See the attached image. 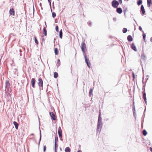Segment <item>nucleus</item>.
I'll return each mask as SVG.
<instances>
[{"instance_id": "obj_8", "label": "nucleus", "mask_w": 152, "mask_h": 152, "mask_svg": "<svg viewBox=\"0 0 152 152\" xmlns=\"http://www.w3.org/2000/svg\"><path fill=\"white\" fill-rule=\"evenodd\" d=\"M84 57H85L86 62L87 63L88 66L89 68H90L91 64L89 62H88L89 60H88V59H87L86 56H85Z\"/></svg>"}, {"instance_id": "obj_45", "label": "nucleus", "mask_w": 152, "mask_h": 152, "mask_svg": "<svg viewBox=\"0 0 152 152\" xmlns=\"http://www.w3.org/2000/svg\"><path fill=\"white\" fill-rule=\"evenodd\" d=\"M43 40H44V39H42Z\"/></svg>"}, {"instance_id": "obj_23", "label": "nucleus", "mask_w": 152, "mask_h": 152, "mask_svg": "<svg viewBox=\"0 0 152 152\" xmlns=\"http://www.w3.org/2000/svg\"><path fill=\"white\" fill-rule=\"evenodd\" d=\"M56 65L58 66H59L60 65V61L59 59H58L57 61Z\"/></svg>"}, {"instance_id": "obj_7", "label": "nucleus", "mask_w": 152, "mask_h": 152, "mask_svg": "<svg viewBox=\"0 0 152 152\" xmlns=\"http://www.w3.org/2000/svg\"><path fill=\"white\" fill-rule=\"evenodd\" d=\"M31 83L32 87L34 88H35L34 85L35 83V80L34 78H33L31 80Z\"/></svg>"}, {"instance_id": "obj_5", "label": "nucleus", "mask_w": 152, "mask_h": 152, "mask_svg": "<svg viewBox=\"0 0 152 152\" xmlns=\"http://www.w3.org/2000/svg\"><path fill=\"white\" fill-rule=\"evenodd\" d=\"M38 84L40 87H43V81L40 78L38 79Z\"/></svg>"}, {"instance_id": "obj_38", "label": "nucleus", "mask_w": 152, "mask_h": 152, "mask_svg": "<svg viewBox=\"0 0 152 152\" xmlns=\"http://www.w3.org/2000/svg\"><path fill=\"white\" fill-rule=\"evenodd\" d=\"M88 23L90 26H91V23L90 22H88Z\"/></svg>"}, {"instance_id": "obj_37", "label": "nucleus", "mask_w": 152, "mask_h": 152, "mask_svg": "<svg viewBox=\"0 0 152 152\" xmlns=\"http://www.w3.org/2000/svg\"><path fill=\"white\" fill-rule=\"evenodd\" d=\"M118 0L119 1L120 3V4H121L122 3V0Z\"/></svg>"}, {"instance_id": "obj_42", "label": "nucleus", "mask_w": 152, "mask_h": 152, "mask_svg": "<svg viewBox=\"0 0 152 152\" xmlns=\"http://www.w3.org/2000/svg\"><path fill=\"white\" fill-rule=\"evenodd\" d=\"M134 110H135V107H134V108H133V112H134Z\"/></svg>"}, {"instance_id": "obj_24", "label": "nucleus", "mask_w": 152, "mask_h": 152, "mask_svg": "<svg viewBox=\"0 0 152 152\" xmlns=\"http://www.w3.org/2000/svg\"><path fill=\"white\" fill-rule=\"evenodd\" d=\"M142 3L141 0H139L137 2V4L138 5H140Z\"/></svg>"}, {"instance_id": "obj_26", "label": "nucleus", "mask_w": 152, "mask_h": 152, "mask_svg": "<svg viewBox=\"0 0 152 152\" xmlns=\"http://www.w3.org/2000/svg\"><path fill=\"white\" fill-rule=\"evenodd\" d=\"M92 92H93V89H90L89 91V95L90 96L92 94Z\"/></svg>"}, {"instance_id": "obj_1", "label": "nucleus", "mask_w": 152, "mask_h": 152, "mask_svg": "<svg viewBox=\"0 0 152 152\" xmlns=\"http://www.w3.org/2000/svg\"><path fill=\"white\" fill-rule=\"evenodd\" d=\"M81 48L84 56H86V51L87 49L86 45L84 42L81 44Z\"/></svg>"}, {"instance_id": "obj_40", "label": "nucleus", "mask_w": 152, "mask_h": 152, "mask_svg": "<svg viewBox=\"0 0 152 152\" xmlns=\"http://www.w3.org/2000/svg\"><path fill=\"white\" fill-rule=\"evenodd\" d=\"M48 0V2L50 3H51V0Z\"/></svg>"}, {"instance_id": "obj_15", "label": "nucleus", "mask_w": 152, "mask_h": 152, "mask_svg": "<svg viewBox=\"0 0 152 152\" xmlns=\"http://www.w3.org/2000/svg\"><path fill=\"white\" fill-rule=\"evenodd\" d=\"M47 31L45 27L43 29V33L44 35L45 36H46L47 35Z\"/></svg>"}, {"instance_id": "obj_14", "label": "nucleus", "mask_w": 152, "mask_h": 152, "mask_svg": "<svg viewBox=\"0 0 152 152\" xmlns=\"http://www.w3.org/2000/svg\"><path fill=\"white\" fill-rule=\"evenodd\" d=\"M152 4L151 0H147V5L148 7H150Z\"/></svg>"}, {"instance_id": "obj_11", "label": "nucleus", "mask_w": 152, "mask_h": 152, "mask_svg": "<svg viewBox=\"0 0 152 152\" xmlns=\"http://www.w3.org/2000/svg\"><path fill=\"white\" fill-rule=\"evenodd\" d=\"M117 12L119 14H121L122 12L123 11L120 8H118L116 10Z\"/></svg>"}, {"instance_id": "obj_39", "label": "nucleus", "mask_w": 152, "mask_h": 152, "mask_svg": "<svg viewBox=\"0 0 152 152\" xmlns=\"http://www.w3.org/2000/svg\"><path fill=\"white\" fill-rule=\"evenodd\" d=\"M150 150L151 152H152V148L150 147Z\"/></svg>"}, {"instance_id": "obj_2", "label": "nucleus", "mask_w": 152, "mask_h": 152, "mask_svg": "<svg viewBox=\"0 0 152 152\" xmlns=\"http://www.w3.org/2000/svg\"><path fill=\"white\" fill-rule=\"evenodd\" d=\"M102 120V118L100 117V115L99 117L98 118V125L97 126V130H99V128H101L102 127V123L101 122V121Z\"/></svg>"}, {"instance_id": "obj_22", "label": "nucleus", "mask_w": 152, "mask_h": 152, "mask_svg": "<svg viewBox=\"0 0 152 152\" xmlns=\"http://www.w3.org/2000/svg\"><path fill=\"white\" fill-rule=\"evenodd\" d=\"M34 41L36 44L37 45H38L39 44L38 42L37 39L36 37H34Z\"/></svg>"}, {"instance_id": "obj_27", "label": "nucleus", "mask_w": 152, "mask_h": 152, "mask_svg": "<svg viewBox=\"0 0 152 152\" xmlns=\"http://www.w3.org/2000/svg\"><path fill=\"white\" fill-rule=\"evenodd\" d=\"M127 31V29L126 28H124L123 30V32L124 33H126Z\"/></svg>"}, {"instance_id": "obj_3", "label": "nucleus", "mask_w": 152, "mask_h": 152, "mask_svg": "<svg viewBox=\"0 0 152 152\" xmlns=\"http://www.w3.org/2000/svg\"><path fill=\"white\" fill-rule=\"evenodd\" d=\"M112 6L113 7L116 8L119 5V3L116 0H115L113 1L112 2Z\"/></svg>"}, {"instance_id": "obj_30", "label": "nucleus", "mask_w": 152, "mask_h": 152, "mask_svg": "<svg viewBox=\"0 0 152 152\" xmlns=\"http://www.w3.org/2000/svg\"><path fill=\"white\" fill-rule=\"evenodd\" d=\"M56 15L55 12H53L52 13L53 17L54 18L56 16Z\"/></svg>"}, {"instance_id": "obj_18", "label": "nucleus", "mask_w": 152, "mask_h": 152, "mask_svg": "<svg viewBox=\"0 0 152 152\" xmlns=\"http://www.w3.org/2000/svg\"><path fill=\"white\" fill-rule=\"evenodd\" d=\"M65 152H70L71 150L69 147H67L65 148Z\"/></svg>"}, {"instance_id": "obj_29", "label": "nucleus", "mask_w": 152, "mask_h": 152, "mask_svg": "<svg viewBox=\"0 0 152 152\" xmlns=\"http://www.w3.org/2000/svg\"><path fill=\"white\" fill-rule=\"evenodd\" d=\"M58 142V139L57 137H55V143H57Z\"/></svg>"}, {"instance_id": "obj_36", "label": "nucleus", "mask_w": 152, "mask_h": 152, "mask_svg": "<svg viewBox=\"0 0 152 152\" xmlns=\"http://www.w3.org/2000/svg\"><path fill=\"white\" fill-rule=\"evenodd\" d=\"M6 85H10V83H9L8 81L7 82H6Z\"/></svg>"}, {"instance_id": "obj_16", "label": "nucleus", "mask_w": 152, "mask_h": 152, "mask_svg": "<svg viewBox=\"0 0 152 152\" xmlns=\"http://www.w3.org/2000/svg\"><path fill=\"white\" fill-rule=\"evenodd\" d=\"M132 48L134 51H136L137 50L136 47L134 43H133L132 45Z\"/></svg>"}, {"instance_id": "obj_4", "label": "nucleus", "mask_w": 152, "mask_h": 152, "mask_svg": "<svg viewBox=\"0 0 152 152\" xmlns=\"http://www.w3.org/2000/svg\"><path fill=\"white\" fill-rule=\"evenodd\" d=\"M58 133L59 137L60 138L61 140H62V130L60 127L58 128Z\"/></svg>"}, {"instance_id": "obj_21", "label": "nucleus", "mask_w": 152, "mask_h": 152, "mask_svg": "<svg viewBox=\"0 0 152 152\" xmlns=\"http://www.w3.org/2000/svg\"><path fill=\"white\" fill-rule=\"evenodd\" d=\"M58 75L57 72H55L54 73V77L55 78H57L58 77Z\"/></svg>"}, {"instance_id": "obj_35", "label": "nucleus", "mask_w": 152, "mask_h": 152, "mask_svg": "<svg viewBox=\"0 0 152 152\" xmlns=\"http://www.w3.org/2000/svg\"><path fill=\"white\" fill-rule=\"evenodd\" d=\"M46 146L45 145L44 146V152L45 151V150H46Z\"/></svg>"}, {"instance_id": "obj_20", "label": "nucleus", "mask_w": 152, "mask_h": 152, "mask_svg": "<svg viewBox=\"0 0 152 152\" xmlns=\"http://www.w3.org/2000/svg\"><path fill=\"white\" fill-rule=\"evenodd\" d=\"M62 31L61 29L59 31V37L60 38L62 39Z\"/></svg>"}, {"instance_id": "obj_44", "label": "nucleus", "mask_w": 152, "mask_h": 152, "mask_svg": "<svg viewBox=\"0 0 152 152\" xmlns=\"http://www.w3.org/2000/svg\"><path fill=\"white\" fill-rule=\"evenodd\" d=\"M20 52L21 51V50L20 49Z\"/></svg>"}, {"instance_id": "obj_19", "label": "nucleus", "mask_w": 152, "mask_h": 152, "mask_svg": "<svg viewBox=\"0 0 152 152\" xmlns=\"http://www.w3.org/2000/svg\"><path fill=\"white\" fill-rule=\"evenodd\" d=\"M54 52L56 55H57L58 54V51L56 48H54Z\"/></svg>"}, {"instance_id": "obj_10", "label": "nucleus", "mask_w": 152, "mask_h": 152, "mask_svg": "<svg viewBox=\"0 0 152 152\" xmlns=\"http://www.w3.org/2000/svg\"><path fill=\"white\" fill-rule=\"evenodd\" d=\"M141 10L142 12L143 15L145 14V11L144 10V7L143 5H142L141 7Z\"/></svg>"}, {"instance_id": "obj_25", "label": "nucleus", "mask_w": 152, "mask_h": 152, "mask_svg": "<svg viewBox=\"0 0 152 152\" xmlns=\"http://www.w3.org/2000/svg\"><path fill=\"white\" fill-rule=\"evenodd\" d=\"M144 136H146L147 134V132L145 130H144L142 132Z\"/></svg>"}, {"instance_id": "obj_31", "label": "nucleus", "mask_w": 152, "mask_h": 152, "mask_svg": "<svg viewBox=\"0 0 152 152\" xmlns=\"http://www.w3.org/2000/svg\"><path fill=\"white\" fill-rule=\"evenodd\" d=\"M56 30L57 32H58V28L57 26H56Z\"/></svg>"}, {"instance_id": "obj_12", "label": "nucleus", "mask_w": 152, "mask_h": 152, "mask_svg": "<svg viewBox=\"0 0 152 152\" xmlns=\"http://www.w3.org/2000/svg\"><path fill=\"white\" fill-rule=\"evenodd\" d=\"M13 124L15 125V128L16 129H18V124L16 121L13 122Z\"/></svg>"}, {"instance_id": "obj_13", "label": "nucleus", "mask_w": 152, "mask_h": 152, "mask_svg": "<svg viewBox=\"0 0 152 152\" xmlns=\"http://www.w3.org/2000/svg\"><path fill=\"white\" fill-rule=\"evenodd\" d=\"M127 39L129 41L131 42L133 40V38L131 36L129 35L127 37Z\"/></svg>"}, {"instance_id": "obj_43", "label": "nucleus", "mask_w": 152, "mask_h": 152, "mask_svg": "<svg viewBox=\"0 0 152 152\" xmlns=\"http://www.w3.org/2000/svg\"><path fill=\"white\" fill-rule=\"evenodd\" d=\"M77 152H81V151L80 150H79L77 151Z\"/></svg>"}, {"instance_id": "obj_33", "label": "nucleus", "mask_w": 152, "mask_h": 152, "mask_svg": "<svg viewBox=\"0 0 152 152\" xmlns=\"http://www.w3.org/2000/svg\"><path fill=\"white\" fill-rule=\"evenodd\" d=\"M141 57L142 58H144L145 57V56L144 55V54H142L141 55Z\"/></svg>"}, {"instance_id": "obj_41", "label": "nucleus", "mask_w": 152, "mask_h": 152, "mask_svg": "<svg viewBox=\"0 0 152 152\" xmlns=\"http://www.w3.org/2000/svg\"><path fill=\"white\" fill-rule=\"evenodd\" d=\"M134 73L133 74V78H134Z\"/></svg>"}, {"instance_id": "obj_28", "label": "nucleus", "mask_w": 152, "mask_h": 152, "mask_svg": "<svg viewBox=\"0 0 152 152\" xmlns=\"http://www.w3.org/2000/svg\"><path fill=\"white\" fill-rule=\"evenodd\" d=\"M58 147V145H57V143H55V152H57L56 151V148Z\"/></svg>"}, {"instance_id": "obj_32", "label": "nucleus", "mask_w": 152, "mask_h": 152, "mask_svg": "<svg viewBox=\"0 0 152 152\" xmlns=\"http://www.w3.org/2000/svg\"><path fill=\"white\" fill-rule=\"evenodd\" d=\"M142 36L143 39H144V40H145V38L146 36L145 34H143L142 35Z\"/></svg>"}, {"instance_id": "obj_9", "label": "nucleus", "mask_w": 152, "mask_h": 152, "mask_svg": "<svg viewBox=\"0 0 152 152\" xmlns=\"http://www.w3.org/2000/svg\"><path fill=\"white\" fill-rule=\"evenodd\" d=\"M9 12L11 15H15V11L13 8L11 9L9 11Z\"/></svg>"}, {"instance_id": "obj_34", "label": "nucleus", "mask_w": 152, "mask_h": 152, "mask_svg": "<svg viewBox=\"0 0 152 152\" xmlns=\"http://www.w3.org/2000/svg\"><path fill=\"white\" fill-rule=\"evenodd\" d=\"M139 29L140 31H142V32H143V31H142V28H141V27L140 26L139 27Z\"/></svg>"}, {"instance_id": "obj_17", "label": "nucleus", "mask_w": 152, "mask_h": 152, "mask_svg": "<svg viewBox=\"0 0 152 152\" xmlns=\"http://www.w3.org/2000/svg\"><path fill=\"white\" fill-rule=\"evenodd\" d=\"M143 99H144V100L145 102L146 103V94L145 92L143 93Z\"/></svg>"}, {"instance_id": "obj_6", "label": "nucleus", "mask_w": 152, "mask_h": 152, "mask_svg": "<svg viewBox=\"0 0 152 152\" xmlns=\"http://www.w3.org/2000/svg\"><path fill=\"white\" fill-rule=\"evenodd\" d=\"M50 115L51 117V119L53 120H56V116L53 112H50Z\"/></svg>"}]
</instances>
